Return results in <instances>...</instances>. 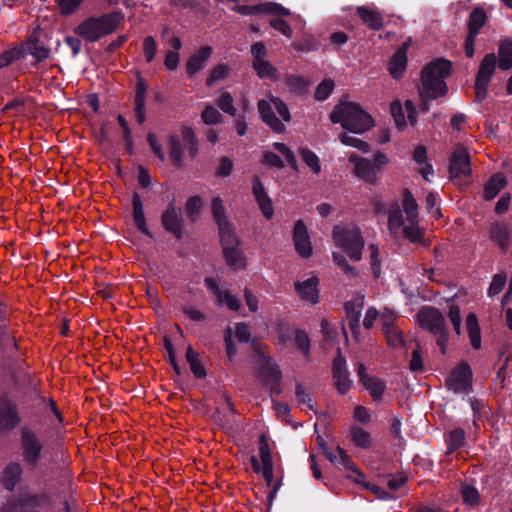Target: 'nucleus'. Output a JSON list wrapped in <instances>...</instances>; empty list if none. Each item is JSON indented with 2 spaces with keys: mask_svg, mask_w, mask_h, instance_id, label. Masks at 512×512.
Returning a JSON list of instances; mask_svg holds the SVG:
<instances>
[{
  "mask_svg": "<svg viewBox=\"0 0 512 512\" xmlns=\"http://www.w3.org/2000/svg\"><path fill=\"white\" fill-rule=\"evenodd\" d=\"M393 203L388 209V229L394 238L405 237L413 243L420 242L423 232L419 227V207L413 194L405 189L402 201Z\"/></svg>",
  "mask_w": 512,
  "mask_h": 512,
  "instance_id": "nucleus-1",
  "label": "nucleus"
},
{
  "mask_svg": "<svg viewBox=\"0 0 512 512\" xmlns=\"http://www.w3.org/2000/svg\"><path fill=\"white\" fill-rule=\"evenodd\" d=\"M451 72V62L444 59L435 60L424 67L422 70V88L420 97L422 101L421 109L428 110L427 100H434L444 96L447 93V86L444 79Z\"/></svg>",
  "mask_w": 512,
  "mask_h": 512,
  "instance_id": "nucleus-2",
  "label": "nucleus"
},
{
  "mask_svg": "<svg viewBox=\"0 0 512 512\" xmlns=\"http://www.w3.org/2000/svg\"><path fill=\"white\" fill-rule=\"evenodd\" d=\"M330 119L333 123H339L344 129L357 134L364 133L374 126L373 118L354 102H340L333 108Z\"/></svg>",
  "mask_w": 512,
  "mask_h": 512,
  "instance_id": "nucleus-3",
  "label": "nucleus"
},
{
  "mask_svg": "<svg viewBox=\"0 0 512 512\" xmlns=\"http://www.w3.org/2000/svg\"><path fill=\"white\" fill-rule=\"evenodd\" d=\"M121 13L112 12L100 17H89L80 23L74 32L88 42L98 41L114 32L122 21Z\"/></svg>",
  "mask_w": 512,
  "mask_h": 512,
  "instance_id": "nucleus-4",
  "label": "nucleus"
},
{
  "mask_svg": "<svg viewBox=\"0 0 512 512\" xmlns=\"http://www.w3.org/2000/svg\"><path fill=\"white\" fill-rule=\"evenodd\" d=\"M335 246L342 249L355 262L362 259L364 239L359 227L354 224L336 225L332 231Z\"/></svg>",
  "mask_w": 512,
  "mask_h": 512,
  "instance_id": "nucleus-5",
  "label": "nucleus"
},
{
  "mask_svg": "<svg viewBox=\"0 0 512 512\" xmlns=\"http://www.w3.org/2000/svg\"><path fill=\"white\" fill-rule=\"evenodd\" d=\"M417 321L422 329L429 331L436 340L442 354L446 353L449 332L443 314L434 307H423L417 313Z\"/></svg>",
  "mask_w": 512,
  "mask_h": 512,
  "instance_id": "nucleus-6",
  "label": "nucleus"
},
{
  "mask_svg": "<svg viewBox=\"0 0 512 512\" xmlns=\"http://www.w3.org/2000/svg\"><path fill=\"white\" fill-rule=\"evenodd\" d=\"M273 108H275L279 116L285 122H289L291 120L289 109L280 98L270 95L268 100L262 99L258 102V111L262 121L274 132L283 133L286 127L281 120L275 116Z\"/></svg>",
  "mask_w": 512,
  "mask_h": 512,
  "instance_id": "nucleus-7",
  "label": "nucleus"
},
{
  "mask_svg": "<svg viewBox=\"0 0 512 512\" xmlns=\"http://www.w3.org/2000/svg\"><path fill=\"white\" fill-rule=\"evenodd\" d=\"M182 148H185L191 157L197 154V139L191 127L182 126L180 133L170 135L169 152L170 157L176 165L182 163Z\"/></svg>",
  "mask_w": 512,
  "mask_h": 512,
  "instance_id": "nucleus-8",
  "label": "nucleus"
},
{
  "mask_svg": "<svg viewBox=\"0 0 512 512\" xmlns=\"http://www.w3.org/2000/svg\"><path fill=\"white\" fill-rule=\"evenodd\" d=\"M220 241L226 262L237 269L245 267V258L238 249L239 240L230 224L219 227Z\"/></svg>",
  "mask_w": 512,
  "mask_h": 512,
  "instance_id": "nucleus-9",
  "label": "nucleus"
},
{
  "mask_svg": "<svg viewBox=\"0 0 512 512\" xmlns=\"http://www.w3.org/2000/svg\"><path fill=\"white\" fill-rule=\"evenodd\" d=\"M20 444L23 461L30 467L35 468L43 453V443L37 433L28 427L21 429Z\"/></svg>",
  "mask_w": 512,
  "mask_h": 512,
  "instance_id": "nucleus-10",
  "label": "nucleus"
},
{
  "mask_svg": "<svg viewBox=\"0 0 512 512\" xmlns=\"http://www.w3.org/2000/svg\"><path fill=\"white\" fill-rule=\"evenodd\" d=\"M497 58L494 53H489L481 60L475 79L476 100L482 101L487 96V87L496 70Z\"/></svg>",
  "mask_w": 512,
  "mask_h": 512,
  "instance_id": "nucleus-11",
  "label": "nucleus"
},
{
  "mask_svg": "<svg viewBox=\"0 0 512 512\" xmlns=\"http://www.w3.org/2000/svg\"><path fill=\"white\" fill-rule=\"evenodd\" d=\"M449 171L451 179L458 184L470 175V157L466 148L458 146L454 150Z\"/></svg>",
  "mask_w": 512,
  "mask_h": 512,
  "instance_id": "nucleus-12",
  "label": "nucleus"
},
{
  "mask_svg": "<svg viewBox=\"0 0 512 512\" xmlns=\"http://www.w3.org/2000/svg\"><path fill=\"white\" fill-rule=\"evenodd\" d=\"M471 378L472 371L469 365L461 362L451 371L446 379V385L449 390L455 393L466 392L471 386Z\"/></svg>",
  "mask_w": 512,
  "mask_h": 512,
  "instance_id": "nucleus-13",
  "label": "nucleus"
},
{
  "mask_svg": "<svg viewBox=\"0 0 512 512\" xmlns=\"http://www.w3.org/2000/svg\"><path fill=\"white\" fill-rule=\"evenodd\" d=\"M488 237L501 252H507L512 248V228L504 222L491 223Z\"/></svg>",
  "mask_w": 512,
  "mask_h": 512,
  "instance_id": "nucleus-14",
  "label": "nucleus"
},
{
  "mask_svg": "<svg viewBox=\"0 0 512 512\" xmlns=\"http://www.w3.org/2000/svg\"><path fill=\"white\" fill-rule=\"evenodd\" d=\"M332 376L334 385L340 394H345L349 391L352 381L349 377L346 360L341 354L340 348L337 349V356L335 357L332 365Z\"/></svg>",
  "mask_w": 512,
  "mask_h": 512,
  "instance_id": "nucleus-15",
  "label": "nucleus"
},
{
  "mask_svg": "<svg viewBox=\"0 0 512 512\" xmlns=\"http://www.w3.org/2000/svg\"><path fill=\"white\" fill-rule=\"evenodd\" d=\"M42 498L36 494L23 492L18 499H10L0 512H35Z\"/></svg>",
  "mask_w": 512,
  "mask_h": 512,
  "instance_id": "nucleus-16",
  "label": "nucleus"
},
{
  "mask_svg": "<svg viewBox=\"0 0 512 512\" xmlns=\"http://www.w3.org/2000/svg\"><path fill=\"white\" fill-rule=\"evenodd\" d=\"M349 162L354 165L355 174L359 178L369 184H376L378 171L371 160L353 153L349 156Z\"/></svg>",
  "mask_w": 512,
  "mask_h": 512,
  "instance_id": "nucleus-17",
  "label": "nucleus"
},
{
  "mask_svg": "<svg viewBox=\"0 0 512 512\" xmlns=\"http://www.w3.org/2000/svg\"><path fill=\"white\" fill-rule=\"evenodd\" d=\"M357 374L359 377V381L370 393L372 398L375 401L381 400L386 388L385 383L378 377L370 376L369 374H367L366 368L362 363L357 365Z\"/></svg>",
  "mask_w": 512,
  "mask_h": 512,
  "instance_id": "nucleus-18",
  "label": "nucleus"
},
{
  "mask_svg": "<svg viewBox=\"0 0 512 512\" xmlns=\"http://www.w3.org/2000/svg\"><path fill=\"white\" fill-rule=\"evenodd\" d=\"M293 242L296 252L302 258H309L312 255L310 236L302 220H298L295 223L293 230Z\"/></svg>",
  "mask_w": 512,
  "mask_h": 512,
  "instance_id": "nucleus-19",
  "label": "nucleus"
},
{
  "mask_svg": "<svg viewBox=\"0 0 512 512\" xmlns=\"http://www.w3.org/2000/svg\"><path fill=\"white\" fill-rule=\"evenodd\" d=\"M318 284V277L312 276L303 281H296L294 288L301 300L317 304L319 302Z\"/></svg>",
  "mask_w": 512,
  "mask_h": 512,
  "instance_id": "nucleus-20",
  "label": "nucleus"
},
{
  "mask_svg": "<svg viewBox=\"0 0 512 512\" xmlns=\"http://www.w3.org/2000/svg\"><path fill=\"white\" fill-rule=\"evenodd\" d=\"M259 456L262 462V475L270 485L273 480V460L268 438L262 434L259 439Z\"/></svg>",
  "mask_w": 512,
  "mask_h": 512,
  "instance_id": "nucleus-21",
  "label": "nucleus"
},
{
  "mask_svg": "<svg viewBox=\"0 0 512 512\" xmlns=\"http://www.w3.org/2000/svg\"><path fill=\"white\" fill-rule=\"evenodd\" d=\"M180 209H176L173 204H169L162 215V224L165 229L171 232L178 239L182 237L183 223Z\"/></svg>",
  "mask_w": 512,
  "mask_h": 512,
  "instance_id": "nucleus-22",
  "label": "nucleus"
},
{
  "mask_svg": "<svg viewBox=\"0 0 512 512\" xmlns=\"http://www.w3.org/2000/svg\"><path fill=\"white\" fill-rule=\"evenodd\" d=\"M259 374L267 384L271 385L272 392L276 394L280 393L279 381L281 373L277 365L271 359L263 360V365Z\"/></svg>",
  "mask_w": 512,
  "mask_h": 512,
  "instance_id": "nucleus-23",
  "label": "nucleus"
},
{
  "mask_svg": "<svg viewBox=\"0 0 512 512\" xmlns=\"http://www.w3.org/2000/svg\"><path fill=\"white\" fill-rule=\"evenodd\" d=\"M253 194L254 197L263 213V215L270 219L273 216L274 209L271 202V199L266 194L263 184L261 183L258 177H254L253 179Z\"/></svg>",
  "mask_w": 512,
  "mask_h": 512,
  "instance_id": "nucleus-24",
  "label": "nucleus"
},
{
  "mask_svg": "<svg viewBox=\"0 0 512 512\" xmlns=\"http://www.w3.org/2000/svg\"><path fill=\"white\" fill-rule=\"evenodd\" d=\"M211 54L212 48L210 46L201 47L188 59L186 64L187 74L192 77L194 74L202 70L205 67V64L210 58Z\"/></svg>",
  "mask_w": 512,
  "mask_h": 512,
  "instance_id": "nucleus-25",
  "label": "nucleus"
},
{
  "mask_svg": "<svg viewBox=\"0 0 512 512\" xmlns=\"http://www.w3.org/2000/svg\"><path fill=\"white\" fill-rule=\"evenodd\" d=\"M356 13L361 21L373 30H380L384 25V18L382 14L368 6H359Z\"/></svg>",
  "mask_w": 512,
  "mask_h": 512,
  "instance_id": "nucleus-26",
  "label": "nucleus"
},
{
  "mask_svg": "<svg viewBox=\"0 0 512 512\" xmlns=\"http://www.w3.org/2000/svg\"><path fill=\"white\" fill-rule=\"evenodd\" d=\"M20 418L16 407L6 399L0 400V426L3 428H13L18 425Z\"/></svg>",
  "mask_w": 512,
  "mask_h": 512,
  "instance_id": "nucleus-27",
  "label": "nucleus"
},
{
  "mask_svg": "<svg viewBox=\"0 0 512 512\" xmlns=\"http://www.w3.org/2000/svg\"><path fill=\"white\" fill-rule=\"evenodd\" d=\"M22 473L23 469L19 463L13 462L7 465L1 476L3 486L8 490H13L19 483Z\"/></svg>",
  "mask_w": 512,
  "mask_h": 512,
  "instance_id": "nucleus-28",
  "label": "nucleus"
},
{
  "mask_svg": "<svg viewBox=\"0 0 512 512\" xmlns=\"http://www.w3.org/2000/svg\"><path fill=\"white\" fill-rule=\"evenodd\" d=\"M507 181L502 173H495L486 182L484 187V198L492 200L506 186Z\"/></svg>",
  "mask_w": 512,
  "mask_h": 512,
  "instance_id": "nucleus-29",
  "label": "nucleus"
},
{
  "mask_svg": "<svg viewBox=\"0 0 512 512\" xmlns=\"http://www.w3.org/2000/svg\"><path fill=\"white\" fill-rule=\"evenodd\" d=\"M132 206H133V220L135 223V226L144 234L149 235V230L146 225V220L144 216V210L141 198L138 193H134L133 200H132Z\"/></svg>",
  "mask_w": 512,
  "mask_h": 512,
  "instance_id": "nucleus-30",
  "label": "nucleus"
},
{
  "mask_svg": "<svg viewBox=\"0 0 512 512\" xmlns=\"http://www.w3.org/2000/svg\"><path fill=\"white\" fill-rule=\"evenodd\" d=\"M406 64H407L406 47L402 46L395 52V54L390 62L389 70H390L391 75L394 78H399L402 75V73L404 72V70L406 69Z\"/></svg>",
  "mask_w": 512,
  "mask_h": 512,
  "instance_id": "nucleus-31",
  "label": "nucleus"
},
{
  "mask_svg": "<svg viewBox=\"0 0 512 512\" xmlns=\"http://www.w3.org/2000/svg\"><path fill=\"white\" fill-rule=\"evenodd\" d=\"M466 329L472 347L474 349H479L481 347L480 327L478 324L477 316L474 313L468 314L466 319Z\"/></svg>",
  "mask_w": 512,
  "mask_h": 512,
  "instance_id": "nucleus-32",
  "label": "nucleus"
},
{
  "mask_svg": "<svg viewBox=\"0 0 512 512\" xmlns=\"http://www.w3.org/2000/svg\"><path fill=\"white\" fill-rule=\"evenodd\" d=\"M21 45H24L26 52L28 51L37 61H43L50 56V49L37 40L29 39Z\"/></svg>",
  "mask_w": 512,
  "mask_h": 512,
  "instance_id": "nucleus-33",
  "label": "nucleus"
},
{
  "mask_svg": "<svg viewBox=\"0 0 512 512\" xmlns=\"http://www.w3.org/2000/svg\"><path fill=\"white\" fill-rule=\"evenodd\" d=\"M487 15L484 9L475 8L468 19V30L470 34L478 35L480 29L485 25Z\"/></svg>",
  "mask_w": 512,
  "mask_h": 512,
  "instance_id": "nucleus-34",
  "label": "nucleus"
},
{
  "mask_svg": "<svg viewBox=\"0 0 512 512\" xmlns=\"http://www.w3.org/2000/svg\"><path fill=\"white\" fill-rule=\"evenodd\" d=\"M350 437L357 447L368 449L372 445L370 433L361 427L352 426L350 428Z\"/></svg>",
  "mask_w": 512,
  "mask_h": 512,
  "instance_id": "nucleus-35",
  "label": "nucleus"
},
{
  "mask_svg": "<svg viewBox=\"0 0 512 512\" xmlns=\"http://www.w3.org/2000/svg\"><path fill=\"white\" fill-rule=\"evenodd\" d=\"M186 360L190 366L192 373L197 378H204L206 376V370L199 360V354L192 346H188L186 351Z\"/></svg>",
  "mask_w": 512,
  "mask_h": 512,
  "instance_id": "nucleus-36",
  "label": "nucleus"
},
{
  "mask_svg": "<svg viewBox=\"0 0 512 512\" xmlns=\"http://www.w3.org/2000/svg\"><path fill=\"white\" fill-rule=\"evenodd\" d=\"M26 54L24 45L15 46L9 50L4 51L0 54V69L4 68L14 61L23 58Z\"/></svg>",
  "mask_w": 512,
  "mask_h": 512,
  "instance_id": "nucleus-37",
  "label": "nucleus"
},
{
  "mask_svg": "<svg viewBox=\"0 0 512 512\" xmlns=\"http://www.w3.org/2000/svg\"><path fill=\"white\" fill-rule=\"evenodd\" d=\"M499 67L502 70L512 68V42L507 40L502 42L498 48Z\"/></svg>",
  "mask_w": 512,
  "mask_h": 512,
  "instance_id": "nucleus-38",
  "label": "nucleus"
},
{
  "mask_svg": "<svg viewBox=\"0 0 512 512\" xmlns=\"http://www.w3.org/2000/svg\"><path fill=\"white\" fill-rule=\"evenodd\" d=\"M298 153L303 162L310 168L314 174H319L321 171V164L319 157L307 147H302Z\"/></svg>",
  "mask_w": 512,
  "mask_h": 512,
  "instance_id": "nucleus-39",
  "label": "nucleus"
},
{
  "mask_svg": "<svg viewBox=\"0 0 512 512\" xmlns=\"http://www.w3.org/2000/svg\"><path fill=\"white\" fill-rule=\"evenodd\" d=\"M337 452L339 454V464H341L346 470H349L356 474L355 480L357 482H361L364 479V475L358 470L356 464L352 461L351 457L346 453V451L341 448L337 447Z\"/></svg>",
  "mask_w": 512,
  "mask_h": 512,
  "instance_id": "nucleus-40",
  "label": "nucleus"
},
{
  "mask_svg": "<svg viewBox=\"0 0 512 512\" xmlns=\"http://www.w3.org/2000/svg\"><path fill=\"white\" fill-rule=\"evenodd\" d=\"M368 252L372 274L375 278H378L381 275V259L379 247L372 243L368 246Z\"/></svg>",
  "mask_w": 512,
  "mask_h": 512,
  "instance_id": "nucleus-41",
  "label": "nucleus"
},
{
  "mask_svg": "<svg viewBox=\"0 0 512 512\" xmlns=\"http://www.w3.org/2000/svg\"><path fill=\"white\" fill-rule=\"evenodd\" d=\"M230 68L226 64H218L215 66L211 72L209 77L206 80L207 86H212L216 82L222 81L229 76Z\"/></svg>",
  "mask_w": 512,
  "mask_h": 512,
  "instance_id": "nucleus-42",
  "label": "nucleus"
},
{
  "mask_svg": "<svg viewBox=\"0 0 512 512\" xmlns=\"http://www.w3.org/2000/svg\"><path fill=\"white\" fill-rule=\"evenodd\" d=\"M286 84L293 92L297 94L305 93L310 86L309 81L305 78L293 75L286 77Z\"/></svg>",
  "mask_w": 512,
  "mask_h": 512,
  "instance_id": "nucleus-43",
  "label": "nucleus"
},
{
  "mask_svg": "<svg viewBox=\"0 0 512 512\" xmlns=\"http://www.w3.org/2000/svg\"><path fill=\"white\" fill-rule=\"evenodd\" d=\"M465 433L462 429H454L449 433L447 439V454L454 452L464 444Z\"/></svg>",
  "mask_w": 512,
  "mask_h": 512,
  "instance_id": "nucleus-44",
  "label": "nucleus"
},
{
  "mask_svg": "<svg viewBox=\"0 0 512 512\" xmlns=\"http://www.w3.org/2000/svg\"><path fill=\"white\" fill-rule=\"evenodd\" d=\"M212 214L218 227L230 224L225 217V208L220 197H215L212 200Z\"/></svg>",
  "mask_w": 512,
  "mask_h": 512,
  "instance_id": "nucleus-45",
  "label": "nucleus"
},
{
  "mask_svg": "<svg viewBox=\"0 0 512 512\" xmlns=\"http://www.w3.org/2000/svg\"><path fill=\"white\" fill-rule=\"evenodd\" d=\"M340 141L342 144H344L346 146L354 147L364 153H367L370 150V146L367 142H365L357 137L351 136L348 133H342L340 135Z\"/></svg>",
  "mask_w": 512,
  "mask_h": 512,
  "instance_id": "nucleus-46",
  "label": "nucleus"
},
{
  "mask_svg": "<svg viewBox=\"0 0 512 512\" xmlns=\"http://www.w3.org/2000/svg\"><path fill=\"white\" fill-rule=\"evenodd\" d=\"M253 68L255 69L257 75L261 78H276V69L266 60L253 62Z\"/></svg>",
  "mask_w": 512,
  "mask_h": 512,
  "instance_id": "nucleus-47",
  "label": "nucleus"
},
{
  "mask_svg": "<svg viewBox=\"0 0 512 512\" xmlns=\"http://www.w3.org/2000/svg\"><path fill=\"white\" fill-rule=\"evenodd\" d=\"M259 14L287 16L290 12L287 8L277 3L267 2L259 4Z\"/></svg>",
  "mask_w": 512,
  "mask_h": 512,
  "instance_id": "nucleus-48",
  "label": "nucleus"
},
{
  "mask_svg": "<svg viewBox=\"0 0 512 512\" xmlns=\"http://www.w3.org/2000/svg\"><path fill=\"white\" fill-rule=\"evenodd\" d=\"M273 147L281 153L286 159L288 165L295 171H298V163L292 150L288 148L284 143L275 142Z\"/></svg>",
  "mask_w": 512,
  "mask_h": 512,
  "instance_id": "nucleus-49",
  "label": "nucleus"
},
{
  "mask_svg": "<svg viewBox=\"0 0 512 512\" xmlns=\"http://www.w3.org/2000/svg\"><path fill=\"white\" fill-rule=\"evenodd\" d=\"M217 105L223 112L231 116L236 115V108L233 105V97L230 93L222 92L217 99Z\"/></svg>",
  "mask_w": 512,
  "mask_h": 512,
  "instance_id": "nucleus-50",
  "label": "nucleus"
},
{
  "mask_svg": "<svg viewBox=\"0 0 512 512\" xmlns=\"http://www.w3.org/2000/svg\"><path fill=\"white\" fill-rule=\"evenodd\" d=\"M334 81L331 79H324L315 90V99L318 101L326 100L334 90Z\"/></svg>",
  "mask_w": 512,
  "mask_h": 512,
  "instance_id": "nucleus-51",
  "label": "nucleus"
},
{
  "mask_svg": "<svg viewBox=\"0 0 512 512\" xmlns=\"http://www.w3.org/2000/svg\"><path fill=\"white\" fill-rule=\"evenodd\" d=\"M463 502L465 504L474 506L479 503V492L478 490L470 485H464L461 489Z\"/></svg>",
  "mask_w": 512,
  "mask_h": 512,
  "instance_id": "nucleus-52",
  "label": "nucleus"
},
{
  "mask_svg": "<svg viewBox=\"0 0 512 512\" xmlns=\"http://www.w3.org/2000/svg\"><path fill=\"white\" fill-rule=\"evenodd\" d=\"M334 263L342 269V271L347 275L355 276L357 275L356 269L349 265L345 256L339 252L332 253Z\"/></svg>",
  "mask_w": 512,
  "mask_h": 512,
  "instance_id": "nucleus-53",
  "label": "nucleus"
},
{
  "mask_svg": "<svg viewBox=\"0 0 512 512\" xmlns=\"http://www.w3.org/2000/svg\"><path fill=\"white\" fill-rule=\"evenodd\" d=\"M201 117L203 122L208 125L217 124L222 121V115L216 108L212 106H207L203 110Z\"/></svg>",
  "mask_w": 512,
  "mask_h": 512,
  "instance_id": "nucleus-54",
  "label": "nucleus"
},
{
  "mask_svg": "<svg viewBox=\"0 0 512 512\" xmlns=\"http://www.w3.org/2000/svg\"><path fill=\"white\" fill-rule=\"evenodd\" d=\"M143 53L147 62H151L157 53V44L152 36H147L143 40Z\"/></svg>",
  "mask_w": 512,
  "mask_h": 512,
  "instance_id": "nucleus-55",
  "label": "nucleus"
},
{
  "mask_svg": "<svg viewBox=\"0 0 512 512\" xmlns=\"http://www.w3.org/2000/svg\"><path fill=\"white\" fill-rule=\"evenodd\" d=\"M448 318L453 326V329L457 335L461 333V315L460 309L457 305H450L448 310Z\"/></svg>",
  "mask_w": 512,
  "mask_h": 512,
  "instance_id": "nucleus-56",
  "label": "nucleus"
},
{
  "mask_svg": "<svg viewBox=\"0 0 512 512\" xmlns=\"http://www.w3.org/2000/svg\"><path fill=\"white\" fill-rule=\"evenodd\" d=\"M391 113L394 118L395 124L398 129L402 130L406 126L403 108L400 102H393L391 104Z\"/></svg>",
  "mask_w": 512,
  "mask_h": 512,
  "instance_id": "nucleus-57",
  "label": "nucleus"
},
{
  "mask_svg": "<svg viewBox=\"0 0 512 512\" xmlns=\"http://www.w3.org/2000/svg\"><path fill=\"white\" fill-rule=\"evenodd\" d=\"M56 3L62 15H70L79 8L82 0H56Z\"/></svg>",
  "mask_w": 512,
  "mask_h": 512,
  "instance_id": "nucleus-58",
  "label": "nucleus"
},
{
  "mask_svg": "<svg viewBox=\"0 0 512 512\" xmlns=\"http://www.w3.org/2000/svg\"><path fill=\"white\" fill-rule=\"evenodd\" d=\"M295 342L298 349L304 354L308 355L310 350V339L307 333L303 330H297L295 332Z\"/></svg>",
  "mask_w": 512,
  "mask_h": 512,
  "instance_id": "nucleus-59",
  "label": "nucleus"
},
{
  "mask_svg": "<svg viewBox=\"0 0 512 512\" xmlns=\"http://www.w3.org/2000/svg\"><path fill=\"white\" fill-rule=\"evenodd\" d=\"M505 283H506V276L501 275V274H496L492 278V281L490 283V286L488 289V295L490 297H493V296L499 294L503 290Z\"/></svg>",
  "mask_w": 512,
  "mask_h": 512,
  "instance_id": "nucleus-60",
  "label": "nucleus"
},
{
  "mask_svg": "<svg viewBox=\"0 0 512 512\" xmlns=\"http://www.w3.org/2000/svg\"><path fill=\"white\" fill-rule=\"evenodd\" d=\"M384 333H385L387 342L390 346L396 348V347H399L402 345V343H403L402 334L396 326L384 331Z\"/></svg>",
  "mask_w": 512,
  "mask_h": 512,
  "instance_id": "nucleus-61",
  "label": "nucleus"
},
{
  "mask_svg": "<svg viewBox=\"0 0 512 512\" xmlns=\"http://www.w3.org/2000/svg\"><path fill=\"white\" fill-rule=\"evenodd\" d=\"M217 300L220 304H225L231 310L237 311L240 308L239 300L228 291H223Z\"/></svg>",
  "mask_w": 512,
  "mask_h": 512,
  "instance_id": "nucleus-62",
  "label": "nucleus"
},
{
  "mask_svg": "<svg viewBox=\"0 0 512 512\" xmlns=\"http://www.w3.org/2000/svg\"><path fill=\"white\" fill-rule=\"evenodd\" d=\"M295 396L300 404L306 405L308 408L313 409L311 398L306 388L301 384H297L295 388Z\"/></svg>",
  "mask_w": 512,
  "mask_h": 512,
  "instance_id": "nucleus-63",
  "label": "nucleus"
},
{
  "mask_svg": "<svg viewBox=\"0 0 512 512\" xmlns=\"http://www.w3.org/2000/svg\"><path fill=\"white\" fill-rule=\"evenodd\" d=\"M270 25L277 31H279L281 34H283L284 36L288 37V38H291L292 37V28L290 27V25L280 19V18H277V19H271L270 20Z\"/></svg>",
  "mask_w": 512,
  "mask_h": 512,
  "instance_id": "nucleus-64",
  "label": "nucleus"
}]
</instances>
